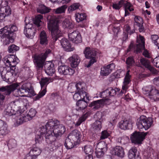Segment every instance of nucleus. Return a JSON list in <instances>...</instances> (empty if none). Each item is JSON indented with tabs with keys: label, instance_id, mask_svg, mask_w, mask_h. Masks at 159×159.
<instances>
[{
	"label": "nucleus",
	"instance_id": "obj_1",
	"mask_svg": "<svg viewBox=\"0 0 159 159\" xmlns=\"http://www.w3.org/2000/svg\"><path fill=\"white\" fill-rule=\"evenodd\" d=\"M51 52L50 49H48L45 53L35 54L32 56V57L37 70H41L44 66L45 73L48 75L52 76L55 72L54 64L51 61L45 62L48 55Z\"/></svg>",
	"mask_w": 159,
	"mask_h": 159
},
{
	"label": "nucleus",
	"instance_id": "obj_2",
	"mask_svg": "<svg viewBox=\"0 0 159 159\" xmlns=\"http://www.w3.org/2000/svg\"><path fill=\"white\" fill-rule=\"evenodd\" d=\"M66 131L64 126L59 124L57 120L54 121L52 119L49 120L46 123L45 126L41 127V135H43L45 132H52L54 135L58 138L61 137Z\"/></svg>",
	"mask_w": 159,
	"mask_h": 159
},
{
	"label": "nucleus",
	"instance_id": "obj_3",
	"mask_svg": "<svg viewBox=\"0 0 159 159\" xmlns=\"http://www.w3.org/2000/svg\"><path fill=\"white\" fill-rule=\"evenodd\" d=\"M47 19L49 20L48 24V28L51 31L52 40L55 42L62 35V33L59 27L58 19L54 16H48Z\"/></svg>",
	"mask_w": 159,
	"mask_h": 159
},
{
	"label": "nucleus",
	"instance_id": "obj_4",
	"mask_svg": "<svg viewBox=\"0 0 159 159\" xmlns=\"http://www.w3.org/2000/svg\"><path fill=\"white\" fill-rule=\"evenodd\" d=\"M153 122L152 117L147 118L144 115L141 116L137 120L136 125L139 129L144 128L145 130H147L152 126Z\"/></svg>",
	"mask_w": 159,
	"mask_h": 159
},
{
	"label": "nucleus",
	"instance_id": "obj_5",
	"mask_svg": "<svg viewBox=\"0 0 159 159\" xmlns=\"http://www.w3.org/2000/svg\"><path fill=\"white\" fill-rule=\"evenodd\" d=\"M84 53L86 58L90 59L88 65L86 66L87 67H90L97 61L96 56L97 52L95 49L86 47L84 51Z\"/></svg>",
	"mask_w": 159,
	"mask_h": 159
},
{
	"label": "nucleus",
	"instance_id": "obj_6",
	"mask_svg": "<svg viewBox=\"0 0 159 159\" xmlns=\"http://www.w3.org/2000/svg\"><path fill=\"white\" fill-rule=\"evenodd\" d=\"M145 39L140 35L137 37V44L134 47L131 43L127 50V52L130 51L132 49L136 53L140 52L142 49L145 48Z\"/></svg>",
	"mask_w": 159,
	"mask_h": 159
},
{
	"label": "nucleus",
	"instance_id": "obj_7",
	"mask_svg": "<svg viewBox=\"0 0 159 159\" xmlns=\"http://www.w3.org/2000/svg\"><path fill=\"white\" fill-rule=\"evenodd\" d=\"M41 129L39 132V133L37 134V135L36 136L35 141L36 143H39L40 142H41L44 134H45V137L46 141L47 143L49 144L56 141L57 138L55 135H53L52 132H51L47 131V132H45L43 135H41Z\"/></svg>",
	"mask_w": 159,
	"mask_h": 159
},
{
	"label": "nucleus",
	"instance_id": "obj_8",
	"mask_svg": "<svg viewBox=\"0 0 159 159\" xmlns=\"http://www.w3.org/2000/svg\"><path fill=\"white\" fill-rule=\"evenodd\" d=\"M19 59L15 55H9L6 56L3 59L2 61L7 66V69L15 70V66L19 62Z\"/></svg>",
	"mask_w": 159,
	"mask_h": 159
},
{
	"label": "nucleus",
	"instance_id": "obj_9",
	"mask_svg": "<svg viewBox=\"0 0 159 159\" xmlns=\"http://www.w3.org/2000/svg\"><path fill=\"white\" fill-rule=\"evenodd\" d=\"M0 74L1 77L3 80L7 82H11V79L13 75L15 76L16 75L15 70L12 68V70H10L7 68L1 67L0 69Z\"/></svg>",
	"mask_w": 159,
	"mask_h": 159
},
{
	"label": "nucleus",
	"instance_id": "obj_10",
	"mask_svg": "<svg viewBox=\"0 0 159 159\" xmlns=\"http://www.w3.org/2000/svg\"><path fill=\"white\" fill-rule=\"evenodd\" d=\"M7 29V27H4L0 30V34H2L1 36V40L4 45H7L14 41L12 36L11 35V34H9L8 30H6Z\"/></svg>",
	"mask_w": 159,
	"mask_h": 159
},
{
	"label": "nucleus",
	"instance_id": "obj_11",
	"mask_svg": "<svg viewBox=\"0 0 159 159\" xmlns=\"http://www.w3.org/2000/svg\"><path fill=\"white\" fill-rule=\"evenodd\" d=\"M147 133V132L135 131L131 134L130 137L132 143L135 144L142 143Z\"/></svg>",
	"mask_w": 159,
	"mask_h": 159
},
{
	"label": "nucleus",
	"instance_id": "obj_12",
	"mask_svg": "<svg viewBox=\"0 0 159 159\" xmlns=\"http://www.w3.org/2000/svg\"><path fill=\"white\" fill-rule=\"evenodd\" d=\"M143 89V93L149 98L153 99H159V91L156 89H153L151 86L146 87Z\"/></svg>",
	"mask_w": 159,
	"mask_h": 159
},
{
	"label": "nucleus",
	"instance_id": "obj_13",
	"mask_svg": "<svg viewBox=\"0 0 159 159\" xmlns=\"http://www.w3.org/2000/svg\"><path fill=\"white\" fill-rule=\"evenodd\" d=\"M18 86V84H14L10 85L2 86L0 88V91L3 92L2 93H0V99H4V95H9Z\"/></svg>",
	"mask_w": 159,
	"mask_h": 159
},
{
	"label": "nucleus",
	"instance_id": "obj_14",
	"mask_svg": "<svg viewBox=\"0 0 159 159\" xmlns=\"http://www.w3.org/2000/svg\"><path fill=\"white\" fill-rule=\"evenodd\" d=\"M49 79L47 78H42L40 82L41 89L39 93L35 97V99L41 98L46 94L47 90L46 87L49 83Z\"/></svg>",
	"mask_w": 159,
	"mask_h": 159
},
{
	"label": "nucleus",
	"instance_id": "obj_15",
	"mask_svg": "<svg viewBox=\"0 0 159 159\" xmlns=\"http://www.w3.org/2000/svg\"><path fill=\"white\" fill-rule=\"evenodd\" d=\"M20 109L22 111L20 113H16L15 118H12L13 121L15 122V124L16 126H18L22 124L24 122H27L29 120V119L26 117V115L23 114L25 109H23L20 107Z\"/></svg>",
	"mask_w": 159,
	"mask_h": 159
},
{
	"label": "nucleus",
	"instance_id": "obj_16",
	"mask_svg": "<svg viewBox=\"0 0 159 159\" xmlns=\"http://www.w3.org/2000/svg\"><path fill=\"white\" fill-rule=\"evenodd\" d=\"M26 21V18L25 20V26L24 27V33L26 37L32 39L35 35V29L32 25L29 23L27 24Z\"/></svg>",
	"mask_w": 159,
	"mask_h": 159
},
{
	"label": "nucleus",
	"instance_id": "obj_17",
	"mask_svg": "<svg viewBox=\"0 0 159 159\" xmlns=\"http://www.w3.org/2000/svg\"><path fill=\"white\" fill-rule=\"evenodd\" d=\"M58 72L61 75H73L75 70L68 66L62 64L59 66L58 68Z\"/></svg>",
	"mask_w": 159,
	"mask_h": 159
},
{
	"label": "nucleus",
	"instance_id": "obj_18",
	"mask_svg": "<svg viewBox=\"0 0 159 159\" xmlns=\"http://www.w3.org/2000/svg\"><path fill=\"white\" fill-rule=\"evenodd\" d=\"M21 107H18L17 109H12L11 106H8L4 111V114L6 115L11 116V118H15L16 113H20L21 112L20 108Z\"/></svg>",
	"mask_w": 159,
	"mask_h": 159
},
{
	"label": "nucleus",
	"instance_id": "obj_19",
	"mask_svg": "<svg viewBox=\"0 0 159 159\" xmlns=\"http://www.w3.org/2000/svg\"><path fill=\"white\" fill-rule=\"evenodd\" d=\"M76 92L85 94L86 99H89V96L88 93L85 92L86 85L84 83L79 81L75 83Z\"/></svg>",
	"mask_w": 159,
	"mask_h": 159
},
{
	"label": "nucleus",
	"instance_id": "obj_20",
	"mask_svg": "<svg viewBox=\"0 0 159 159\" xmlns=\"http://www.w3.org/2000/svg\"><path fill=\"white\" fill-rule=\"evenodd\" d=\"M130 71L129 70L127 71L124 78L122 90L121 91V93H123L125 92L129 87V84L131 81V75L129 74Z\"/></svg>",
	"mask_w": 159,
	"mask_h": 159
},
{
	"label": "nucleus",
	"instance_id": "obj_21",
	"mask_svg": "<svg viewBox=\"0 0 159 159\" xmlns=\"http://www.w3.org/2000/svg\"><path fill=\"white\" fill-rule=\"evenodd\" d=\"M70 39L75 43H80L82 41V39L80 34L78 31H74L68 34Z\"/></svg>",
	"mask_w": 159,
	"mask_h": 159
},
{
	"label": "nucleus",
	"instance_id": "obj_22",
	"mask_svg": "<svg viewBox=\"0 0 159 159\" xmlns=\"http://www.w3.org/2000/svg\"><path fill=\"white\" fill-rule=\"evenodd\" d=\"M115 65L114 63H111L101 68V75L103 76H107L110 74L114 69Z\"/></svg>",
	"mask_w": 159,
	"mask_h": 159
},
{
	"label": "nucleus",
	"instance_id": "obj_23",
	"mask_svg": "<svg viewBox=\"0 0 159 159\" xmlns=\"http://www.w3.org/2000/svg\"><path fill=\"white\" fill-rule=\"evenodd\" d=\"M81 136L80 131L75 129L72 131L67 137L74 142L77 143L80 141Z\"/></svg>",
	"mask_w": 159,
	"mask_h": 159
},
{
	"label": "nucleus",
	"instance_id": "obj_24",
	"mask_svg": "<svg viewBox=\"0 0 159 159\" xmlns=\"http://www.w3.org/2000/svg\"><path fill=\"white\" fill-rule=\"evenodd\" d=\"M116 93V91L114 89L109 88L101 93L100 97L103 98L102 99H109V97L114 96Z\"/></svg>",
	"mask_w": 159,
	"mask_h": 159
},
{
	"label": "nucleus",
	"instance_id": "obj_25",
	"mask_svg": "<svg viewBox=\"0 0 159 159\" xmlns=\"http://www.w3.org/2000/svg\"><path fill=\"white\" fill-rule=\"evenodd\" d=\"M10 132L8 126L5 121L0 120V136H4Z\"/></svg>",
	"mask_w": 159,
	"mask_h": 159
},
{
	"label": "nucleus",
	"instance_id": "obj_26",
	"mask_svg": "<svg viewBox=\"0 0 159 159\" xmlns=\"http://www.w3.org/2000/svg\"><path fill=\"white\" fill-rule=\"evenodd\" d=\"M61 45L64 49L67 52H70L74 50V48L71 47L69 41L65 38H63L60 41Z\"/></svg>",
	"mask_w": 159,
	"mask_h": 159
},
{
	"label": "nucleus",
	"instance_id": "obj_27",
	"mask_svg": "<svg viewBox=\"0 0 159 159\" xmlns=\"http://www.w3.org/2000/svg\"><path fill=\"white\" fill-rule=\"evenodd\" d=\"M119 127L122 129H129L131 126V122L130 119H124L121 120L118 124Z\"/></svg>",
	"mask_w": 159,
	"mask_h": 159
},
{
	"label": "nucleus",
	"instance_id": "obj_28",
	"mask_svg": "<svg viewBox=\"0 0 159 159\" xmlns=\"http://www.w3.org/2000/svg\"><path fill=\"white\" fill-rule=\"evenodd\" d=\"M71 66L73 68L76 67L80 63V60L78 55H74L69 58Z\"/></svg>",
	"mask_w": 159,
	"mask_h": 159
},
{
	"label": "nucleus",
	"instance_id": "obj_29",
	"mask_svg": "<svg viewBox=\"0 0 159 159\" xmlns=\"http://www.w3.org/2000/svg\"><path fill=\"white\" fill-rule=\"evenodd\" d=\"M108 100H97L92 102L89 107H93V108L96 110L103 106Z\"/></svg>",
	"mask_w": 159,
	"mask_h": 159
},
{
	"label": "nucleus",
	"instance_id": "obj_30",
	"mask_svg": "<svg viewBox=\"0 0 159 159\" xmlns=\"http://www.w3.org/2000/svg\"><path fill=\"white\" fill-rule=\"evenodd\" d=\"M15 103H16V104L18 106H20L18 107H21V108L23 109H24L22 108V107H21L22 106L25 107L26 109L30 107L28 100H15L11 102V105H13Z\"/></svg>",
	"mask_w": 159,
	"mask_h": 159
},
{
	"label": "nucleus",
	"instance_id": "obj_31",
	"mask_svg": "<svg viewBox=\"0 0 159 159\" xmlns=\"http://www.w3.org/2000/svg\"><path fill=\"white\" fill-rule=\"evenodd\" d=\"M112 153L113 154L121 158L123 157L125 155L124 149L122 147L120 146H116L113 148Z\"/></svg>",
	"mask_w": 159,
	"mask_h": 159
},
{
	"label": "nucleus",
	"instance_id": "obj_32",
	"mask_svg": "<svg viewBox=\"0 0 159 159\" xmlns=\"http://www.w3.org/2000/svg\"><path fill=\"white\" fill-rule=\"evenodd\" d=\"M123 5L125 8V16H126L129 14V11H132L134 10V8L133 5L129 2L125 0Z\"/></svg>",
	"mask_w": 159,
	"mask_h": 159
},
{
	"label": "nucleus",
	"instance_id": "obj_33",
	"mask_svg": "<svg viewBox=\"0 0 159 159\" xmlns=\"http://www.w3.org/2000/svg\"><path fill=\"white\" fill-rule=\"evenodd\" d=\"M41 152V150L39 148L33 147L30 151L29 154L36 159Z\"/></svg>",
	"mask_w": 159,
	"mask_h": 159
},
{
	"label": "nucleus",
	"instance_id": "obj_34",
	"mask_svg": "<svg viewBox=\"0 0 159 159\" xmlns=\"http://www.w3.org/2000/svg\"><path fill=\"white\" fill-rule=\"evenodd\" d=\"M40 43L42 45H46L48 43V40L47 34L45 31H43L39 34Z\"/></svg>",
	"mask_w": 159,
	"mask_h": 159
},
{
	"label": "nucleus",
	"instance_id": "obj_35",
	"mask_svg": "<svg viewBox=\"0 0 159 159\" xmlns=\"http://www.w3.org/2000/svg\"><path fill=\"white\" fill-rule=\"evenodd\" d=\"M76 143L67 137L66 139L64 145L67 149H70L76 146Z\"/></svg>",
	"mask_w": 159,
	"mask_h": 159
},
{
	"label": "nucleus",
	"instance_id": "obj_36",
	"mask_svg": "<svg viewBox=\"0 0 159 159\" xmlns=\"http://www.w3.org/2000/svg\"><path fill=\"white\" fill-rule=\"evenodd\" d=\"M91 114V112L90 111H87L81 117H80L78 121L76 123L75 126H79L82 122L84 121L88 116H89Z\"/></svg>",
	"mask_w": 159,
	"mask_h": 159
},
{
	"label": "nucleus",
	"instance_id": "obj_37",
	"mask_svg": "<svg viewBox=\"0 0 159 159\" xmlns=\"http://www.w3.org/2000/svg\"><path fill=\"white\" fill-rule=\"evenodd\" d=\"M76 104L79 107L78 108H76L77 110H83L88 105L87 101H85V100H78Z\"/></svg>",
	"mask_w": 159,
	"mask_h": 159
},
{
	"label": "nucleus",
	"instance_id": "obj_38",
	"mask_svg": "<svg viewBox=\"0 0 159 159\" xmlns=\"http://www.w3.org/2000/svg\"><path fill=\"white\" fill-rule=\"evenodd\" d=\"M63 27L65 28H67L70 29L73 28L74 27V24L67 19H65L62 23Z\"/></svg>",
	"mask_w": 159,
	"mask_h": 159
},
{
	"label": "nucleus",
	"instance_id": "obj_39",
	"mask_svg": "<svg viewBox=\"0 0 159 159\" xmlns=\"http://www.w3.org/2000/svg\"><path fill=\"white\" fill-rule=\"evenodd\" d=\"M50 10L43 5L39 6L37 9L38 12L42 14H45L50 12Z\"/></svg>",
	"mask_w": 159,
	"mask_h": 159
},
{
	"label": "nucleus",
	"instance_id": "obj_40",
	"mask_svg": "<svg viewBox=\"0 0 159 159\" xmlns=\"http://www.w3.org/2000/svg\"><path fill=\"white\" fill-rule=\"evenodd\" d=\"M96 148L106 152L107 150V144L104 142H100L98 144Z\"/></svg>",
	"mask_w": 159,
	"mask_h": 159
},
{
	"label": "nucleus",
	"instance_id": "obj_41",
	"mask_svg": "<svg viewBox=\"0 0 159 159\" xmlns=\"http://www.w3.org/2000/svg\"><path fill=\"white\" fill-rule=\"evenodd\" d=\"M92 127L95 132L99 131L102 127L101 121L96 120L92 124Z\"/></svg>",
	"mask_w": 159,
	"mask_h": 159
},
{
	"label": "nucleus",
	"instance_id": "obj_42",
	"mask_svg": "<svg viewBox=\"0 0 159 159\" xmlns=\"http://www.w3.org/2000/svg\"><path fill=\"white\" fill-rule=\"evenodd\" d=\"M86 16L85 13H78L75 15V19L78 22L83 21L86 19Z\"/></svg>",
	"mask_w": 159,
	"mask_h": 159
},
{
	"label": "nucleus",
	"instance_id": "obj_43",
	"mask_svg": "<svg viewBox=\"0 0 159 159\" xmlns=\"http://www.w3.org/2000/svg\"><path fill=\"white\" fill-rule=\"evenodd\" d=\"M67 7L66 5H63L53 10L56 14H59L64 13Z\"/></svg>",
	"mask_w": 159,
	"mask_h": 159
},
{
	"label": "nucleus",
	"instance_id": "obj_44",
	"mask_svg": "<svg viewBox=\"0 0 159 159\" xmlns=\"http://www.w3.org/2000/svg\"><path fill=\"white\" fill-rule=\"evenodd\" d=\"M129 137L126 136L119 137L117 139V141L118 143L123 145L129 142Z\"/></svg>",
	"mask_w": 159,
	"mask_h": 159
},
{
	"label": "nucleus",
	"instance_id": "obj_45",
	"mask_svg": "<svg viewBox=\"0 0 159 159\" xmlns=\"http://www.w3.org/2000/svg\"><path fill=\"white\" fill-rule=\"evenodd\" d=\"M138 154L136 148H132L129 150L128 157L130 159H132Z\"/></svg>",
	"mask_w": 159,
	"mask_h": 159
},
{
	"label": "nucleus",
	"instance_id": "obj_46",
	"mask_svg": "<svg viewBox=\"0 0 159 159\" xmlns=\"http://www.w3.org/2000/svg\"><path fill=\"white\" fill-rule=\"evenodd\" d=\"M43 19V16L40 14L36 16L34 21V24L36 25L38 27L42 23L41 20Z\"/></svg>",
	"mask_w": 159,
	"mask_h": 159
},
{
	"label": "nucleus",
	"instance_id": "obj_47",
	"mask_svg": "<svg viewBox=\"0 0 159 159\" xmlns=\"http://www.w3.org/2000/svg\"><path fill=\"white\" fill-rule=\"evenodd\" d=\"M84 152L88 155H92L93 152V149L92 147L89 145H86L84 146Z\"/></svg>",
	"mask_w": 159,
	"mask_h": 159
},
{
	"label": "nucleus",
	"instance_id": "obj_48",
	"mask_svg": "<svg viewBox=\"0 0 159 159\" xmlns=\"http://www.w3.org/2000/svg\"><path fill=\"white\" fill-rule=\"evenodd\" d=\"M74 99H86L85 94L76 92L73 95Z\"/></svg>",
	"mask_w": 159,
	"mask_h": 159
},
{
	"label": "nucleus",
	"instance_id": "obj_49",
	"mask_svg": "<svg viewBox=\"0 0 159 159\" xmlns=\"http://www.w3.org/2000/svg\"><path fill=\"white\" fill-rule=\"evenodd\" d=\"M36 113V111L35 109L31 108L28 114L26 115V116L29 119V120H30L35 116Z\"/></svg>",
	"mask_w": 159,
	"mask_h": 159
},
{
	"label": "nucleus",
	"instance_id": "obj_50",
	"mask_svg": "<svg viewBox=\"0 0 159 159\" xmlns=\"http://www.w3.org/2000/svg\"><path fill=\"white\" fill-rule=\"evenodd\" d=\"M5 27H7V29L6 30H8V32L9 33V34H11V35L12 36L13 33L17 30V28L14 25H11L9 27L7 25Z\"/></svg>",
	"mask_w": 159,
	"mask_h": 159
},
{
	"label": "nucleus",
	"instance_id": "obj_51",
	"mask_svg": "<svg viewBox=\"0 0 159 159\" xmlns=\"http://www.w3.org/2000/svg\"><path fill=\"white\" fill-rule=\"evenodd\" d=\"M134 20L135 22L134 25H137L138 26H141V25H142L143 23V20L142 18L139 16H135Z\"/></svg>",
	"mask_w": 159,
	"mask_h": 159
},
{
	"label": "nucleus",
	"instance_id": "obj_52",
	"mask_svg": "<svg viewBox=\"0 0 159 159\" xmlns=\"http://www.w3.org/2000/svg\"><path fill=\"white\" fill-rule=\"evenodd\" d=\"M19 49V47L15 44H12L8 48V51L9 53H13L18 51Z\"/></svg>",
	"mask_w": 159,
	"mask_h": 159
},
{
	"label": "nucleus",
	"instance_id": "obj_53",
	"mask_svg": "<svg viewBox=\"0 0 159 159\" xmlns=\"http://www.w3.org/2000/svg\"><path fill=\"white\" fill-rule=\"evenodd\" d=\"M140 62L142 65L143 66L146 68L148 69L151 66L150 65V63L148 60L144 58H142L140 60Z\"/></svg>",
	"mask_w": 159,
	"mask_h": 159
},
{
	"label": "nucleus",
	"instance_id": "obj_54",
	"mask_svg": "<svg viewBox=\"0 0 159 159\" xmlns=\"http://www.w3.org/2000/svg\"><path fill=\"white\" fill-rule=\"evenodd\" d=\"M104 116L103 113L100 111H98L94 115V118L97 119V120L100 121L102 123L103 120V117Z\"/></svg>",
	"mask_w": 159,
	"mask_h": 159
},
{
	"label": "nucleus",
	"instance_id": "obj_55",
	"mask_svg": "<svg viewBox=\"0 0 159 159\" xmlns=\"http://www.w3.org/2000/svg\"><path fill=\"white\" fill-rule=\"evenodd\" d=\"M67 90L70 93L76 92L75 83L70 84L68 86Z\"/></svg>",
	"mask_w": 159,
	"mask_h": 159
},
{
	"label": "nucleus",
	"instance_id": "obj_56",
	"mask_svg": "<svg viewBox=\"0 0 159 159\" xmlns=\"http://www.w3.org/2000/svg\"><path fill=\"white\" fill-rule=\"evenodd\" d=\"M106 152H103L102 150L98 149L96 148L95 154L97 157L99 158H102L104 156Z\"/></svg>",
	"mask_w": 159,
	"mask_h": 159
},
{
	"label": "nucleus",
	"instance_id": "obj_57",
	"mask_svg": "<svg viewBox=\"0 0 159 159\" xmlns=\"http://www.w3.org/2000/svg\"><path fill=\"white\" fill-rule=\"evenodd\" d=\"M134 63L135 61L133 57H129L127 58L126 63L129 66H132Z\"/></svg>",
	"mask_w": 159,
	"mask_h": 159
},
{
	"label": "nucleus",
	"instance_id": "obj_58",
	"mask_svg": "<svg viewBox=\"0 0 159 159\" xmlns=\"http://www.w3.org/2000/svg\"><path fill=\"white\" fill-rule=\"evenodd\" d=\"M9 148H15L16 145V141L13 139H10L7 143Z\"/></svg>",
	"mask_w": 159,
	"mask_h": 159
},
{
	"label": "nucleus",
	"instance_id": "obj_59",
	"mask_svg": "<svg viewBox=\"0 0 159 159\" xmlns=\"http://www.w3.org/2000/svg\"><path fill=\"white\" fill-rule=\"evenodd\" d=\"M79 5L78 3H74L71 5L68 8L69 11H72L78 8Z\"/></svg>",
	"mask_w": 159,
	"mask_h": 159
},
{
	"label": "nucleus",
	"instance_id": "obj_60",
	"mask_svg": "<svg viewBox=\"0 0 159 159\" xmlns=\"http://www.w3.org/2000/svg\"><path fill=\"white\" fill-rule=\"evenodd\" d=\"M56 141L50 143V146L51 147V151L56 150L58 148L60 145H58Z\"/></svg>",
	"mask_w": 159,
	"mask_h": 159
},
{
	"label": "nucleus",
	"instance_id": "obj_61",
	"mask_svg": "<svg viewBox=\"0 0 159 159\" xmlns=\"http://www.w3.org/2000/svg\"><path fill=\"white\" fill-rule=\"evenodd\" d=\"M109 136V134L106 130L102 132L100 139H104L107 138Z\"/></svg>",
	"mask_w": 159,
	"mask_h": 159
},
{
	"label": "nucleus",
	"instance_id": "obj_62",
	"mask_svg": "<svg viewBox=\"0 0 159 159\" xmlns=\"http://www.w3.org/2000/svg\"><path fill=\"white\" fill-rule=\"evenodd\" d=\"M152 63L157 67H159V56L155 58L152 61Z\"/></svg>",
	"mask_w": 159,
	"mask_h": 159
},
{
	"label": "nucleus",
	"instance_id": "obj_63",
	"mask_svg": "<svg viewBox=\"0 0 159 159\" xmlns=\"http://www.w3.org/2000/svg\"><path fill=\"white\" fill-rule=\"evenodd\" d=\"M48 108L50 113L54 112L56 110L55 105L53 104H49Z\"/></svg>",
	"mask_w": 159,
	"mask_h": 159
},
{
	"label": "nucleus",
	"instance_id": "obj_64",
	"mask_svg": "<svg viewBox=\"0 0 159 159\" xmlns=\"http://www.w3.org/2000/svg\"><path fill=\"white\" fill-rule=\"evenodd\" d=\"M125 30L127 32V34H130L134 33L135 32V31L134 30H130V28L128 25H126L125 26Z\"/></svg>",
	"mask_w": 159,
	"mask_h": 159
}]
</instances>
